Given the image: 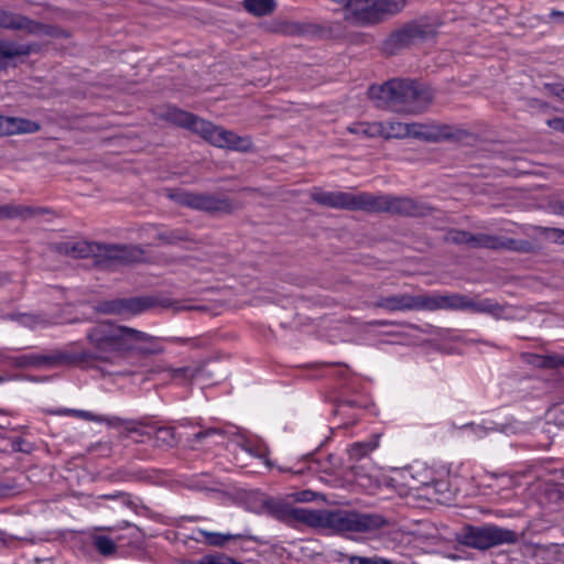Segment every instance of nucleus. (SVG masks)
I'll return each instance as SVG.
<instances>
[{
    "instance_id": "obj_1",
    "label": "nucleus",
    "mask_w": 564,
    "mask_h": 564,
    "mask_svg": "<svg viewBox=\"0 0 564 564\" xmlns=\"http://www.w3.org/2000/svg\"><path fill=\"white\" fill-rule=\"evenodd\" d=\"M311 198L316 204L330 208L362 210L367 213H389L403 217H425L435 210L434 207L424 202L389 194L324 192L315 187L311 193Z\"/></svg>"
},
{
    "instance_id": "obj_2",
    "label": "nucleus",
    "mask_w": 564,
    "mask_h": 564,
    "mask_svg": "<svg viewBox=\"0 0 564 564\" xmlns=\"http://www.w3.org/2000/svg\"><path fill=\"white\" fill-rule=\"evenodd\" d=\"M368 95L378 107L408 115L423 113L434 99L433 90L424 83L402 78L371 86Z\"/></svg>"
},
{
    "instance_id": "obj_3",
    "label": "nucleus",
    "mask_w": 564,
    "mask_h": 564,
    "mask_svg": "<svg viewBox=\"0 0 564 564\" xmlns=\"http://www.w3.org/2000/svg\"><path fill=\"white\" fill-rule=\"evenodd\" d=\"M130 327L117 325L111 322H102L90 328L87 340L90 348L82 350H68L72 358V367H96L99 362H112L113 359L127 352Z\"/></svg>"
},
{
    "instance_id": "obj_4",
    "label": "nucleus",
    "mask_w": 564,
    "mask_h": 564,
    "mask_svg": "<svg viewBox=\"0 0 564 564\" xmlns=\"http://www.w3.org/2000/svg\"><path fill=\"white\" fill-rule=\"evenodd\" d=\"M304 520L313 529H327L336 534L372 533L390 525V521L381 513L345 509L311 510Z\"/></svg>"
},
{
    "instance_id": "obj_5",
    "label": "nucleus",
    "mask_w": 564,
    "mask_h": 564,
    "mask_svg": "<svg viewBox=\"0 0 564 564\" xmlns=\"http://www.w3.org/2000/svg\"><path fill=\"white\" fill-rule=\"evenodd\" d=\"M164 118L177 127L198 134L214 147L239 152H248L252 149V141L249 137L237 135L232 131L215 126L210 121L176 107H169Z\"/></svg>"
},
{
    "instance_id": "obj_6",
    "label": "nucleus",
    "mask_w": 564,
    "mask_h": 564,
    "mask_svg": "<svg viewBox=\"0 0 564 564\" xmlns=\"http://www.w3.org/2000/svg\"><path fill=\"white\" fill-rule=\"evenodd\" d=\"M159 306L171 310L174 313L200 310L198 306L185 305L181 301L153 295L104 300L99 301L94 308L101 314L128 316L137 315Z\"/></svg>"
},
{
    "instance_id": "obj_7",
    "label": "nucleus",
    "mask_w": 564,
    "mask_h": 564,
    "mask_svg": "<svg viewBox=\"0 0 564 564\" xmlns=\"http://www.w3.org/2000/svg\"><path fill=\"white\" fill-rule=\"evenodd\" d=\"M470 311L501 318L506 307L491 299H471L465 294H421V311Z\"/></svg>"
},
{
    "instance_id": "obj_8",
    "label": "nucleus",
    "mask_w": 564,
    "mask_h": 564,
    "mask_svg": "<svg viewBox=\"0 0 564 564\" xmlns=\"http://www.w3.org/2000/svg\"><path fill=\"white\" fill-rule=\"evenodd\" d=\"M405 0H350L344 19L358 26L378 24L403 10Z\"/></svg>"
},
{
    "instance_id": "obj_9",
    "label": "nucleus",
    "mask_w": 564,
    "mask_h": 564,
    "mask_svg": "<svg viewBox=\"0 0 564 564\" xmlns=\"http://www.w3.org/2000/svg\"><path fill=\"white\" fill-rule=\"evenodd\" d=\"M459 544L479 551H486L502 544H514L519 538L516 531L496 524H466L457 533Z\"/></svg>"
},
{
    "instance_id": "obj_10",
    "label": "nucleus",
    "mask_w": 564,
    "mask_h": 564,
    "mask_svg": "<svg viewBox=\"0 0 564 564\" xmlns=\"http://www.w3.org/2000/svg\"><path fill=\"white\" fill-rule=\"evenodd\" d=\"M169 198L180 206L215 214H232L242 207L237 199L221 194L195 193L185 189H173L167 194Z\"/></svg>"
},
{
    "instance_id": "obj_11",
    "label": "nucleus",
    "mask_w": 564,
    "mask_h": 564,
    "mask_svg": "<svg viewBox=\"0 0 564 564\" xmlns=\"http://www.w3.org/2000/svg\"><path fill=\"white\" fill-rule=\"evenodd\" d=\"M433 26L422 20L410 21L391 32L382 43V51L387 55H394L408 48L417 41L433 36Z\"/></svg>"
},
{
    "instance_id": "obj_12",
    "label": "nucleus",
    "mask_w": 564,
    "mask_h": 564,
    "mask_svg": "<svg viewBox=\"0 0 564 564\" xmlns=\"http://www.w3.org/2000/svg\"><path fill=\"white\" fill-rule=\"evenodd\" d=\"M411 137L427 142L462 140L468 134L466 130L438 122H412Z\"/></svg>"
},
{
    "instance_id": "obj_13",
    "label": "nucleus",
    "mask_w": 564,
    "mask_h": 564,
    "mask_svg": "<svg viewBox=\"0 0 564 564\" xmlns=\"http://www.w3.org/2000/svg\"><path fill=\"white\" fill-rule=\"evenodd\" d=\"M72 358L68 350L56 349L48 354H29L11 358L17 368H55L59 366L72 367Z\"/></svg>"
},
{
    "instance_id": "obj_14",
    "label": "nucleus",
    "mask_w": 564,
    "mask_h": 564,
    "mask_svg": "<svg viewBox=\"0 0 564 564\" xmlns=\"http://www.w3.org/2000/svg\"><path fill=\"white\" fill-rule=\"evenodd\" d=\"M145 251L140 246L101 243L99 262L132 263L142 261Z\"/></svg>"
},
{
    "instance_id": "obj_15",
    "label": "nucleus",
    "mask_w": 564,
    "mask_h": 564,
    "mask_svg": "<svg viewBox=\"0 0 564 564\" xmlns=\"http://www.w3.org/2000/svg\"><path fill=\"white\" fill-rule=\"evenodd\" d=\"M52 250L56 253L68 256L75 259L95 258L100 260L101 243L87 240H67L55 242Z\"/></svg>"
},
{
    "instance_id": "obj_16",
    "label": "nucleus",
    "mask_w": 564,
    "mask_h": 564,
    "mask_svg": "<svg viewBox=\"0 0 564 564\" xmlns=\"http://www.w3.org/2000/svg\"><path fill=\"white\" fill-rule=\"evenodd\" d=\"M128 351L137 352L141 356L160 355L164 351L160 338L130 327Z\"/></svg>"
},
{
    "instance_id": "obj_17",
    "label": "nucleus",
    "mask_w": 564,
    "mask_h": 564,
    "mask_svg": "<svg viewBox=\"0 0 564 564\" xmlns=\"http://www.w3.org/2000/svg\"><path fill=\"white\" fill-rule=\"evenodd\" d=\"M372 306L376 308H383L389 312L421 311V295L397 294L379 296Z\"/></svg>"
},
{
    "instance_id": "obj_18",
    "label": "nucleus",
    "mask_w": 564,
    "mask_h": 564,
    "mask_svg": "<svg viewBox=\"0 0 564 564\" xmlns=\"http://www.w3.org/2000/svg\"><path fill=\"white\" fill-rule=\"evenodd\" d=\"M263 507L265 508L269 514H272L278 519L285 520L290 518L304 524H306V520H304V517L311 513V509L292 508L286 503L272 499L265 500Z\"/></svg>"
},
{
    "instance_id": "obj_19",
    "label": "nucleus",
    "mask_w": 564,
    "mask_h": 564,
    "mask_svg": "<svg viewBox=\"0 0 564 564\" xmlns=\"http://www.w3.org/2000/svg\"><path fill=\"white\" fill-rule=\"evenodd\" d=\"M51 210L46 207H33L26 205L6 204L0 205V220L20 219L28 220L41 215L48 214Z\"/></svg>"
},
{
    "instance_id": "obj_20",
    "label": "nucleus",
    "mask_w": 564,
    "mask_h": 564,
    "mask_svg": "<svg viewBox=\"0 0 564 564\" xmlns=\"http://www.w3.org/2000/svg\"><path fill=\"white\" fill-rule=\"evenodd\" d=\"M37 44H15L0 39V70L8 67V61L19 56H28L37 52Z\"/></svg>"
},
{
    "instance_id": "obj_21",
    "label": "nucleus",
    "mask_w": 564,
    "mask_h": 564,
    "mask_svg": "<svg viewBox=\"0 0 564 564\" xmlns=\"http://www.w3.org/2000/svg\"><path fill=\"white\" fill-rule=\"evenodd\" d=\"M40 128V123L29 119L6 117L4 135L13 133H34L37 132Z\"/></svg>"
},
{
    "instance_id": "obj_22",
    "label": "nucleus",
    "mask_w": 564,
    "mask_h": 564,
    "mask_svg": "<svg viewBox=\"0 0 564 564\" xmlns=\"http://www.w3.org/2000/svg\"><path fill=\"white\" fill-rule=\"evenodd\" d=\"M24 32L32 35H47V36H68L67 32L53 25L44 24L26 18Z\"/></svg>"
},
{
    "instance_id": "obj_23",
    "label": "nucleus",
    "mask_w": 564,
    "mask_h": 564,
    "mask_svg": "<svg viewBox=\"0 0 564 564\" xmlns=\"http://www.w3.org/2000/svg\"><path fill=\"white\" fill-rule=\"evenodd\" d=\"M102 422H106L108 425L113 427H123L121 436L126 438L130 437L131 433H139L140 435L147 434L141 429V426L144 425V423L141 421L124 420L121 417L112 416L104 417Z\"/></svg>"
},
{
    "instance_id": "obj_24",
    "label": "nucleus",
    "mask_w": 564,
    "mask_h": 564,
    "mask_svg": "<svg viewBox=\"0 0 564 564\" xmlns=\"http://www.w3.org/2000/svg\"><path fill=\"white\" fill-rule=\"evenodd\" d=\"M382 133L381 137L386 139H402L411 137L412 123H403L398 121L381 122Z\"/></svg>"
},
{
    "instance_id": "obj_25",
    "label": "nucleus",
    "mask_w": 564,
    "mask_h": 564,
    "mask_svg": "<svg viewBox=\"0 0 564 564\" xmlns=\"http://www.w3.org/2000/svg\"><path fill=\"white\" fill-rule=\"evenodd\" d=\"M243 8L254 17H265L274 12L275 0H243Z\"/></svg>"
},
{
    "instance_id": "obj_26",
    "label": "nucleus",
    "mask_w": 564,
    "mask_h": 564,
    "mask_svg": "<svg viewBox=\"0 0 564 564\" xmlns=\"http://www.w3.org/2000/svg\"><path fill=\"white\" fill-rule=\"evenodd\" d=\"M25 15L7 11L0 8V28L12 31H23L26 22Z\"/></svg>"
},
{
    "instance_id": "obj_27",
    "label": "nucleus",
    "mask_w": 564,
    "mask_h": 564,
    "mask_svg": "<svg viewBox=\"0 0 564 564\" xmlns=\"http://www.w3.org/2000/svg\"><path fill=\"white\" fill-rule=\"evenodd\" d=\"M155 446L160 448H170L176 446L178 438L174 427L162 426L156 429L154 433Z\"/></svg>"
},
{
    "instance_id": "obj_28",
    "label": "nucleus",
    "mask_w": 564,
    "mask_h": 564,
    "mask_svg": "<svg viewBox=\"0 0 564 564\" xmlns=\"http://www.w3.org/2000/svg\"><path fill=\"white\" fill-rule=\"evenodd\" d=\"M199 535L204 538V542L210 546L223 547L230 540L241 539L240 534H225L217 532H209L206 530H198Z\"/></svg>"
},
{
    "instance_id": "obj_29",
    "label": "nucleus",
    "mask_w": 564,
    "mask_h": 564,
    "mask_svg": "<svg viewBox=\"0 0 564 564\" xmlns=\"http://www.w3.org/2000/svg\"><path fill=\"white\" fill-rule=\"evenodd\" d=\"M156 238L165 245H176L180 241H194L189 232L181 228L159 232Z\"/></svg>"
},
{
    "instance_id": "obj_30",
    "label": "nucleus",
    "mask_w": 564,
    "mask_h": 564,
    "mask_svg": "<svg viewBox=\"0 0 564 564\" xmlns=\"http://www.w3.org/2000/svg\"><path fill=\"white\" fill-rule=\"evenodd\" d=\"M378 446L377 441L357 442L348 448L350 459L360 460Z\"/></svg>"
},
{
    "instance_id": "obj_31",
    "label": "nucleus",
    "mask_w": 564,
    "mask_h": 564,
    "mask_svg": "<svg viewBox=\"0 0 564 564\" xmlns=\"http://www.w3.org/2000/svg\"><path fill=\"white\" fill-rule=\"evenodd\" d=\"M503 250L514 251L519 253H533L536 251V248L529 240L505 237Z\"/></svg>"
},
{
    "instance_id": "obj_32",
    "label": "nucleus",
    "mask_w": 564,
    "mask_h": 564,
    "mask_svg": "<svg viewBox=\"0 0 564 564\" xmlns=\"http://www.w3.org/2000/svg\"><path fill=\"white\" fill-rule=\"evenodd\" d=\"M383 127H381V122L373 123H355L348 128L351 133L362 134L366 137L375 138L381 137Z\"/></svg>"
},
{
    "instance_id": "obj_33",
    "label": "nucleus",
    "mask_w": 564,
    "mask_h": 564,
    "mask_svg": "<svg viewBox=\"0 0 564 564\" xmlns=\"http://www.w3.org/2000/svg\"><path fill=\"white\" fill-rule=\"evenodd\" d=\"M93 544L96 550L104 556H110L115 554L117 550L116 543L106 535H94Z\"/></svg>"
},
{
    "instance_id": "obj_34",
    "label": "nucleus",
    "mask_w": 564,
    "mask_h": 564,
    "mask_svg": "<svg viewBox=\"0 0 564 564\" xmlns=\"http://www.w3.org/2000/svg\"><path fill=\"white\" fill-rule=\"evenodd\" d=\"M194 564H242L241 562L236 561L235 558L224 554H209L203 556L199 561Z\"/></svg>"
},
{
    "instance_id": "obj_35",
    "label": "nucleus",
    "mask_w": 564,
    "mask_h": 564,
    "mask_svg": "<svg viewBox=\"0 0 564 564\" xmlns=\"http://www.w3.org/2000/svg\"><path fill=\"white\" fill-rule=\"evenodd\" d=\"M527 360L529 364L543 367V368H555L556 361L554 356H540V355H528Z\"/></svg>"
},
{
    "instance_id": "obj_36",
    "label": "nucleus",
    "mask_w": 564,
    "mask_h": 564,
    "mask_svg": "<svg viewBox=\"0 0 564 564\" xmlns=\"http://www.w3.org/2000/svg\"><path fill=\"white\" fill-rule=\"evenodd\" d=\"M202 371L199 367H181V368H174L171 370L173 378H184L185 380H193L195 379L198 373Z\"/></svg>"
},
{
    "instance_id": "obj_37",
    "label": "nucleus",
    "mask_w": 564,
    "mask_h": 564,
    "mask_svg": "<svg viewBox=\"0 0 564 564\" xmlns=\"http://www.w3.org/2000/svg\"><path fill=\"white\" fill-rule=\"evenodd\" d=\"M349 564H394L392 561L380 557V556H372V557H366V556H358V555H351L349 556Z\"/></svg>"
},
{
    "instance_id": "obj_38",
    "label": "nucleus",
    "mask_w": 564,
    "mask_h": 564,
    "mask_svg": "<svg viewBox=\"0 0 564 564\" xmlns=\"http://www.w3.org/2000/svg\"><path fill=\"white\" fill-rule=\"evenodd\" d=\"M276 31L284 35H299L304 32L303 28L295 22H282Z\"/></svg>"
},
{
    "instance_id": "obj_39",
    "label": "nucleus",
    "mask_w": 564,
    "mask_h": 564,
    "mask_svg": "<svg viewBox=\"0 0 564 564\" xmlns=\"http://www.w3.org/2000/svg\"><path fill=\"white\" fill-rule=\"evenodd\" d=\"M14 318L19 319L23 325L29 326V327H34L36 325H44V326H46L48 324L44 318H42L39 315L22 314V315H19L17 317H14Z\"/></svg>"
},
{
    "instance_id": "obj_40",
    "label": "nucleus",
    "mask_w": 564,
    "mask_h": 564,
    "mask_svg": "<svg viewBox=\"0 0 564 564\" xmlns=\"http://www.w3.org/2000/svg\"><path fill=\"white\" fill-rule=\"evenodd\" d=\"M446 241L455 243V245H466L467 240V231L452 229L446 235Z\"/></svg>"
},
{
    "instance_id": "obj_41",
    "label": "nucleus",
    "mask_w": 564,
    "mask_h": 564,
    "mask_svg": "<svg viewBox=\"0 0 564 564\" xmlns=\"http://www.w3.org/2000/svg\"><path fill=\"white\" fill-rule=\"evenodd\" d=\"M503 245L505 237L486 234L485 248L492 250H503Z\"/></svg>"
},
{
    "instance_id": "obj_42",
    "label": "nucleus",
    "mask_w": 564,
    "mask_h": 564,
    "mask_svg": "<svg viewBox=\"0 0 564 564\" xmlns=\"http://www.w3.org/2000/svg\"><path fill=\"white\" fill-rule=\"evenodd\" d=\"M486 234H471L467 231L466 245L473 248H485Z\"/></svg>"
},
{
    "instance_id": "obj_43",
    "label": "nucleus",
    "mask_w": 564,
    "mask_h": 564,
    "mask_svg": "<svg viewBox=\"0 0 564 564\" xmlns=\"http://www.w3.org/2000/svg\"><path fill=\"white\" fill-rule=\"evenodd\" d=\"M215 434L224 435V431L219 430V429L210 427V429H207V430L196 433L194 435V441L200 442L202 440H204L208 436L215 435Z\"/></svg>"
},
{
    "instance_id": "obj_44",
    "label": "nucleus",
    "mask_w": 564,
    "mask_h": 564,
    "mask_svg": "<svg viewBox=\"0 0 564 564\" xmlns=\"http://www.w3.org/2000/svg\"><path fill=\"white\" fill-rule=\"evenodd\" d=\"M72 413L76 414L77 416L88 420V421H96V422H102L104 416L95 415L91 412L88 411H79V410H73Z\"/></svg>"
},
{
    "instance_id": "obj_45",
    "label": "nucleus",
    "mask_w": 564,
    "mask_h": 564,
    "mask_svg": "<svg viewBox=\"0 0 564 564\" xmlns=\"http://www.w3.org/2000/svg\"><path fill=\"white\" fill-rule=\"evenodd\" d=\"M544 231H550L553 235L555 242L564 245V229L560 228H542Z\"/></svg>"
},
{
    "instance_id": "obj_46",
    "label": "nucleus",
    "mask_w": 564,
    "mask_h": 564,
    "mask_svg": "<svg viewBox=\"0 0 564 564\" xmlns=\"http://www.w3.org/2000/svg\"><path fill=\"white\" fill-rule=\"evenodd\" d=\"M316 494L312 490H302L296 494V500L301 502H310L315 499Z\"/></svg>"
},
{
    "instance_id": "obj_47",
    "label": "nucleus",
    "mask_w": 564,
    "mask_h": 564,
    "mask_svg": "<svg viewBox=\"0 0 564 564\" xmlns=\"http://www.w3.org/2000/svg\"><path fill=\"white\" fill-rule=\"evenodd\" d=\"M546 123L550 128L564 133V118L549 119Z\"/></svg>"
},
{
    "instance_id": "obj_48",
    "label": "nucleus",
    "mask_w": 564,
    "mask_h": 564,
    "mask_svg": "<svg viewBox=\"0 0 564 564\" xmlns=\"http://www.w3.org/2000/svg\"><path fill=\"white\" fill-rule=\"evenodd\" d=\"M553 94L560 99L564 100V86H556L553 88Z\"/></svg>"
},
{
    "instance_id": "obj_49",
    "label": "nucleus",
    "mask_w": 564,
    "mask_h": 564,
    "mask_svg": "<svg viewBox=\"0 0 564 564\" xmlns=\"http://www.w3.org/2000/svg\"><path fill=\"white\" fill-rule=\"evenodd\" d=\"M143 432L147 433L145 436L148 438L152 437V435L149 432H147V431H143ZM134 434L137 435V438L134 440L135 443H143L144 442V440H143L144 435H140L139 433H134Z\"/></svg>"
},
{
    "instance_id": "obj_50",
    "label": "nucleus",
    "mask_w": 564,
    "mask_h": 564,
    "mask_svg": "<svg viewBox=\"0 0 564 564\" xmlns=\"http://www.w3.org/2000/svg\"><path fill=\"white\" fill-rule=\"evenodd\" d=\"M550 18H552V19L564 18V12L563 11L553 10L550 13Z\"/></svg>"
},
{
    "instance_id": "obj_51",
    "label": "nucleus",
    "mask_w": 564,
    "mask_h": 564,
    "mask_svg": "<svg viewBox=\"0 0 564 564\" xmlns=\"http://www.w3.org/2000/svg\"><path fill=\"white\" fill-rule=\"evenodd\" d=\"M6 117L0 116V135H4Z\"/></svg>"
},
{
    "instance_id": "obj_52",
    "label": "nucleus",
    "mask_w": 564,
    "mask_h": 564,
    "mask_svg": "<svg viewBox=\"0 0 564 564\" xmlns=\"http://www.w3.org/2000/svg\"><path fill=\"white\" fill-rule=\"evenodd\" d=\"M9 487L0 484V497L7 495Z\"/></svg>"
},
{
    "instance_id": "obj_53",
    "label": "nucleus",
    "mask_w": 564,
    "mask_h": 564,
    "mask_svg": "<svg viewBox=\"0 0 564 564\" xmlns=\"http://www.w3.org/2000/svg\"><path fill=\"white\" fill-rule=\"evenodd\" d=\"M556 361V367L564 366V357L554 356Z\"/></svg>"
},
{
    "instance_id": "obj_54",
    "label": "nucleus",
    "mask_w": 564,
    "mask_h": 564,
    "mask_svg": "<svg viewBox=\"0 0 564 564\" xmlns=\"http://www.w3.org/2000/svg\"><path fill=\"white\" fill-rule=\"evenodd\" d=\"M557 213L564 215V202L558 203Z\"/></svg>"
},
{
    "instance_id": "obj_55",
    "label": "nucleus",
    "mask_w": 564,
    "mask_h": 564,
    "mask_svg": "<svg viewBox=\"0 0 564 564\" xmlns=\"http://www.w3.org/2000/svg\"><path fill=\"white\" fill-rule=\"evenodd\" d=\"M8 281V279L3 275L0 274V286L6 283Z\"/></svg>"
},
{
    "instance_id": "obj_56",
    "label": "nucleus",
    "mask_w": 564,
    "mask_h": 564,
    "mask_svg": "<svg viewBox=\"0 0 564 564\" xmlns=\"http://www.w3.org/2000/svg\"><path fill=\"white\" fill-rule=\"evenodd\" d=\"M245 448H246L247 452L253 453L252 449L249 446H246Z\"/></svg>"
},
{
    "instance_id": "obj_57",
    "label": "nucleus",
    "mask_w": 564,
    "mask_h": 564,
    "mask_svg": "<svg viewBox=\"0 0 564 564\" xmlns=\"http://www.w3.org/2000/svg\"><path fill=\"white\" fill-rule=\"evenodd\" d=\"M117 496H111V495H108V496H105V498H116Z\"/></svg>"
},
{
    "instance_id": "obj_58",
    "label": "nucleus",
    "mask_w": 564,
    "mask_h": 564,
    "mask_svg": "<svg viewBox=\"0 0 564 564\" xmlns=\"http://www.w3.org/2000/svg\"><path fill=\"white\" fill-rule=\"evenodd\" d=\"M14 449H17V451H22V448H21L20 446H19V447H15V446H14Z\"/></svg>"
}]
</instances>
